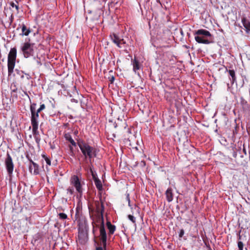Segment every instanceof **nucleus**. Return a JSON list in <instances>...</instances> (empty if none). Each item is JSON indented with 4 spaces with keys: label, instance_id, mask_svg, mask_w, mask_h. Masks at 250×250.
<instances>
[{
    "label": "nucleus",
    "instance_id": "obj_10",
    "mask_svg": "<svg viewBox=\"0 0 250 250\" xmlns=\"http://www.w3.org/2000/svg\"><path fill=\"white\" fill-rule=\"evenodd\" d=\"M96 218L95 221H94L92 222V225L93 227V232L95 230L94 224L96 225V227L99 228V227H100L99 225H100V226H102V221H103L104 222L103 214H97Z\"/></svg>",
    "mask_w": 250,
    "mask_h": 250
},
{
    "label": "nucleus",
    "instance_id": "obj_25",
    "mask_svg": "<svg viewBox=\"0 0 250 250\" xmlns=\"http://www.w3.org/2000/svg\"><path fill=\"white\" fill-rule=\"evenodd\" d=\"M90 172L91 173L92 178H93L94 181L96 179H99V178L97 177L96 173L93 171V170L91 168H90Z\"/></svg>",
    "mask_w": 250,
    "mask_h": 250
},
{
    "label": "nucleus",
    "instance_id": "obj_4",
    "mask_svg": "<svg viewBox=\"0 0 250 250\" xmlns=\"http://www.w3.org/2000/svg\"><path fill=\"white\" fill-rule=\"evenodd\" d=\"M34 43L24 42L21 47V50L26 58L33 56L34 54Z\"/></svg>",
    "mask_w": 250,
    "mask_h": 250
},
{
    "label": "nucleus",
    "instance_id": "obj_13",
    "mask_svg": "<svg viewBox=\"0 0 250 250\" xmlns=\"http://www.w3.org/2000/svg\"><path fill=\"white\" fill-rule=\"evenodd\" d=\"M166 195L167 200L168 202H170L173 200V194L171 188H168L166 191Z\"/></svg>",
    "mask_w": 250,
    "mask_h": 250
},
{
    "label": "nucleus",
    "instance_id": "obj_37",
    "mask_svg": "<svg viewBox=\"0 0 250 250\" xmlns=\"http://www.w3.org/2000/svg\"><path fill=\"white\" fill-rule=\"evenodd\" d=\"M127 126V125L126 123V122H124L123 123V125H122V127H123L124 128H125Z\"/></svg>",
    "mask_w": 250,
    "mask_h": 250
},
{
    "label": "nucleus",
    "instance_id": "obj_2",
    "mask_svg": "<svg viewBox=\"0 0 250 250\" xmlns=\"http://www.w3.org/2000/svg\"><path fill=\"white\" fill-rule=\"evenodd\" d=\"M195 41L199 43L208 44L211 43V34L205 29H199L196 31L194 34Z\"/></svg>",
    "mask_w": 250,
    "mask_h": 250
},
{
    "label": "nucleus",
    "instance_id": "obj_3",
    "mask_svg": "<svg viewBox=\"0 0 250 250\" xmlns=\"http://www.w3.org/2000/svg\"><path fill=\"white\" fill-rule=\"evenodd\" d=\"M17 58V49L16 47L11 48L8 55V72L11 74L13 72V70L15 66L16 60Z\"/></svg>",
    "mask_w": 250,
    "mask_h": 250
},
{
    "label": "nucleus",
    "instance_id": "obj_6",
    "mask_svg": "<svg viewBox=\"0 0 250 250\" xmlns=\"http://www.w3.org/2000/svg\"><path fill=\"white\" fill-rule=\"evenodd\" d=\"M112 41L119 48H124L126 46V42L118 35L113 33L110 35Z\"/></svg>",
    "mask_w": 250,
    "mask_h": 250
},
{
    "label": "nucleus",
    "instance_id": "obj_36",
    "mask_svg": "<svg viewBox=\"0 0 250 250\" xmlns=\"http://www.w3.org/2000/svg\"><path fill=\"white\" fill-rule=\"evenodd\" d=\"M37 63L38 65L39 66H41L42 65V63L41 62L40 58H38V60H37Z\"/></svg>",
    "mask_w": 250,
    "mask_h": 250
},
{
    "label": "nucleus",
    "instance_id": "obj_9",
    "mask_svg": "<svg viewBox=\"0 0 250 250\" xmlns=\"http://www.w3.org/2000/svg\"><path fill=\"white\" fill-rule=\"evenodd\" d=\"M100 233L102 244L105 248L106 247L107 234L105 231L104 222L102 221V226H100Z\"/></svg>",
    "mask_w": 250,
    "mask_h": 250
},
{
    "label": "nucleus",
    "instance_id": "obj_32",
    "mask_svg": "<svg viewBox=\"0 0 250 250\" xmlns=\"http://www.w3.org/2000/svg\"><path fill=\"white\" fill-rule=\"evenodd\" d=\"M14 14H13V13H12L9 18V21H10V23L13 22V21H14Z\"/></svg>",
    "mask_w": 250,
    "mask_h": 250
},
{
    "label": "nucleus",
    "instance_id": "obj_43",
    "mask_svg": "<svg viewBox=\"0 0 250 250\" xmlns=\"http://www.w3.org/2000/svg\"><path fill=\"white\" fill-rule=\"evenodd\" d=\"M78 238H79H79H80V235H78Z\"/></svg>",
    "mask_w": 250,
    "mask_h": 250
},
{
    "label": "nucleus",
    "instance_id": "obj_12",
    "mask_svg": "<svg viewBox=\"0 0 250 250\" xmlns=\"http://www.w3.org/2000/svg\"><path fill=\"white\" fill-rule=\"evenodd\" d=\"M242 22L243 26L245 28V30L247 33H249L250 32V21L248 20L245 17L242 18Z\"/></svg>",
    "mask_w": 250,
    "mask_h": 250
},
{
    "label": "nucleus",
    "instance_id": "obj_29",
    "mask_svg": "<svg viewBox=\"0 0 250 250\" xmlns=\"http://www.w3.org/2000/svg\"><path fill=\"white\" fill-rule=\"evenodd\" d=\"M238 247L239 250H243V243L242 242L240 241L238 242Z\"/></svg>",
    "mask_w": 250,
    "mask_h": 250
},
{
    "label": "nucleus",
    "instance_id": "obj_17",
    "mask_svg": "<svg viewBox=\"0 0 250 250\" xmlns=\"http://www.w3.org/2000/svg\"><path fill=\"white\" fill-rule=\"evenodd\" d=\"M227 71L229 72V76L231 77V78H230L231 83V84H233L236 80L235 71L234 70H227Z\"/></svg>",
    "mask_w": 250,
    "mask_h": 250
},
{
    "label": "nucleus",
    "instance_id": "obj_20",
    "mask_svg": "<svg viewBox=\"0 0 250 250\" xmlns=\"http://www.w3.org/2000/svg\"><path fill=\"white\" fill-rule=\"evenodd\" d=\"M94 183H95V185L99 191H102L103 190V185H102V183L101 182V181L99 179H96L94 181Z\"/></svg>",
    "mask_w": 250,
    "mask_h": 250
},
{
    "label": "nucleus",
    "instance_id": "obj_21",
    "mask_svg": "<svg viewBox=\"0 0 250 250\" xmlns=\"http://www.w3.org/2000/svg\"><path fill=\"white\" fill-rule=\"evenodd\" d=\"M32 132L34 137H37L38 135H39L38 126L39 125H32Z\"/></svg>",
    "mask_w": 250,
    "mask_h": 250
},
{
    "label": "nucleus",
    "instance_id": "obj_16",
    "mask_svg": "<svg viewBox=\"0 0 250 250\" xmlns=\"http://www.w3.org/2000/svg\"><path fill=\"white\" fill-rule=\"evenodd\" d=\"M64 138L67 140L68 141L72 146H76L77 143L74 141V140L72 139L71 135L70 133H65L64 134Z\"/></svg>",
    "mask_w": 250,
    "mask_h": 250
},
{
    "label": "nucleus",
    "instance_id": "obj_39",
    "mask_svg": "<svg viewBox=\"0 0 250 250\" xmlns=\"http://www.w3.org/2000/svg\"><path fill=\"white\" fill-rule=\"evenodd\" d=\"M26 157L28 159L29 162L32 164V165H33L34 163H35L32 161V159H30L28 156H27Z\"/></svg>",
    "mask_w": 250,
    "mask_h": 250
},
{
    "label": "nucleus",
    "instance_id": "obj_14",
    "mask_svg": "<svg viewBox=\"0 0 250 250\" xmlns=\"http://www.w3.org/2000/svg\"><path fill=\"white\" fill-rule=\"evenodd\" d=\"M106 226L109 230L108 235L110 236L111 235H112L116 229L115 226L111 224V222L108 221L106 222Z\"/></svg>",
    "mask_w": 250,
    "mask_h": 250
},
{
    "label": "nucleus",
    "instance_id": "obj_40",
    "mask_svg": "<svg viewBox=\"0 0 250 250\" xmlns=\"http://www.w3.org/2000/svg\"><path fill=\"white\" fill-rule=\"evenodd\" d=\"M241 231H239V234H238V239L239 240H241V236L240 235V233Z\"/></svg>",
    "mask_w": 250,
    "mask_h": 250
},
{
    "label": "nucleus",
    "instance_id": "obj_15",
    "mask_svg": "<svg viewBox=\"0 0 250 250\" xmlns=\"http://www.w3.org/2000/svg\"><path fill=\"white\" fill-rule=\"evenodd\" d=\"M132 62L133 71L136 74L137 71L140 68V63L135 58L134 60H132Z\"/></svg>",
    "mask_w": 250,
    "mask_h": 250
},
{
    "label": "nucleus",
    "instance_id": "obj_8",
    "mask_svg": "<svg viewBox=\"0 0 250 250\" xmlns=\"http://www.w3.org/2000/svg\"><path fill=\"white\" fill-rule=\"evenodd\" d=\"M36 103L31 104L30 106L31 112V125H39V114L35 112V106H36Z\"/></svg>",
    "mask_w": 250,
    "mask_h": 250
},
{
    "label": "nucleus",
    "instance_id": "obj_5",
    "mask_svg": "<svg viewBox=\"0 0 250 250\" xmlns=\"http://www.w3.org/2000/svg\"><path fill=\"white\" fill-rule=\"evenodd\" d=\"M70 183L75 188L80 196H82L83 192V188L78 176L77 175L72 176L70 179Z\"/></svg>",
    "mask_w": 250,
    "mask_h": 250
},
{
    "label": "nucleus",
    "instance_id": "obj_1",
    "mask_svg": "<svg viewBox=\"0 0 250 250\" xmlns=\"http://www.w3.org/2000/svg\"><path fill=\"white\" fill-rule=\"evenodd\" d=\"M77 144L85 159L88 158L91 161L92 158L97 156L96 149L84 141L80 139L78 140Z\"/></svg>",
    "mask_w": 250,
    "mask_h": 250
},
{
    "label": "nucleus",
    "instance_id": "obj_19",
    "mask_svg": "<svg viewBox=\"0 0 250 250\" xmlns=\"http://www.w3.org/2000/svg\"><path fill=\"white\" fill-rule=\"evenodd\" d=\"M22 34L25 36H28L31 32L29 28L27 29L25 24H23L21 26Z\"/></svg>",
    "mask_w": 250,
    "mask_h": 250
},
{
    "label": "nucleus",
    "instance_id": "obj_38",
    "mask_svg": "<svg viewBox=\"0 0 250 250\" xmlns=\"http://www.w3.org/2000/svg\"><path fill=\"white\" fill-rule=\"evenodd\" d=\"M35 140H36V142H37V143L39 144L40 141V139H39L38 137H35Z\"/></svg>",
    "mask_w": 250,
    "mask_h": 250
},
{
    "label": "nucleus",
    "instance_id": "obj_42",
    "mask_svg": "<svg viewBox=\"0 0 250 250\" xmlns=\"http://www.w3.org/2000/svg\"><path fill=\"white\" fill-rule=\"evenodd\" d=\"M117 126V124H116V125H114L115 128H116Z\"/></svg>",
    "mask_w": 250,
    "mask_h": 250
},
{
    "label": "nucleus",
    "instance_id": "obj_30",
    "mask_svg": "<svg viewBox=\"0 0 250 250\" xmlns=\"http://www.w3.org/2000/svg\"><path fill=\"white\" fill-rule=\"evenodd\" d=\"M67 193H69L70 195H72L74 193V189L72 187H69L67 189Z\"/></svg>",
    "mask_w": 250,
    "mask_h": 250
},
{
    "label": "nucleus",
    "instance_id": "obj_35",
    "mask_svg": "<svg viewBox=\"0 0 250 250\" xmlns=\"http://www.w3.org/2000/svg\"><path fill=\"white\" fill-rule=\"evenodd\" d=\"M40 109L42 110H44L45 108V105L44 104H42L40 105Z\"/></svg>",
    "mask_w": 250,
    "mask_h": 250
},
{
    "label": "nucleus",
    "instance_id": "obj_24",
    "mask_svg": "<svg viewBox=\"0 0 250 250\" xmlns=\"http://www.w3.org/2000/svg\"><path fill=\"white\" fill-rule=\"evenodd\" d=\"M42 157L44 159V160L45 161L46 164L48 165V166H50L51 164V160L50 159L47 157L45 154H42Z\"/></svg>",
    "mask_w": 250,
    "mask_h": 250
},
{
    "label": "nucleus",
    "instance_id": "obj_27",
    "mask_svg": "<svg viewBox=\"0 0 250 250\" xmlns=\"http://www.w3.org/2000/svg\"><path fill=\"white\" fill-rule=\"evenodd\" d=\"M69 154L71 156H74L75 154H74V150L73 147L71 145H69Z\"/></svg>",
    "mask_w": 250,
    "mask_h": 250
},
{
    "label": "nucleus",
    "instance_id": "obj_11",
    "mask_svg": "<svg viewBox=\"0 0 250 250\" xmlns=\"http://www.w3.org/2000/svg\"><path fill=\"white\" fill-rule=\"evenodd\" d=\"M95 205L96 206V212L97 214H103L104 211V207L102 203L99 201H95Z\"/></svg>",
    "mask_w": 250,
    "mask_h": 250
},
{
    "label": "nucleus",
    "instance_id": "obj_33",
    "mask_svg": "<svg viewBox=\"0 0 250 250\" xmlns=\"http://www.w3.org/2000/svg\"><path fill=\"white\" fill-rule=\"evenodd\" d=\"M36 106H35V113H37L38 114H39V113H40L42 110L40 109V108L39 107V108H38L37 110H36Z\"/></svg>",
    "mask_w": 250,
    "mask_h": 250
},
{
    "label": "nucleus",
    "instance_id": "obj_28",
    "mask_svg": "<svg viewBox=\"0 0 250 250\" xmlns=\"http://www.w3.org/2000/svg\"><path fill=\"white\" fill-rule=\"evenodd\" d=\"M128 218L134 224L136 223V219L132 215H128Z\"/></svg>",
    "mask_w": 250,
    "mask_h": 250
},
{
    "label": "nucleus",
    "instance_id": "obj_34",
    "mask_svg": "<svg viewBox=\"0 0 250 250\" xmlns=\"http://www.w3.org/2000/svg\"><path fill=\"white\" fill-rule=\"evenodd\" d=\"M106 248H104L103 246L102 247H98L96 248V250H105Z\"/></svg>",
    "mask_w": 250,
    "mask_h": 250
},
{
    "label": "nucleus",
    "instance_id": "obj_18",
    "mask_svg": "<svg viewBox=\"0 0 250 250\" xmlns=\"http://www.w3.org/2000/svg\"><path fill=\"white\" fill-rule=\"evenodd\" d=\"M16 3L14 2L13 1H11L9 3L10 7L12 8H14L16 9V14H18L19 13V10L20 8L19 6V2L17 0H15Z\"/></svg>",
    "mask_w": 250,
    "mask_h": 250
},
{
    "label": "nucleus",
    "instance_id": "obj_7",
    "mask_svg": "<svg viewBox=\"0 0 250 250\" xmlns=\"http://www.w3.org/2000/svg\"><path fill=\"white\" fill-rule=\"evenodd\" d=\"M5 165L9 176H11L13 174L14 165L12 158L8 153H7V157L5 160Z\"/></svg>",
    "mask_w": 250,
    "mask_h": 250
},
{
    "label": "nucleus",
    "instance_id": "obj_31",
    "mask_svg": "<svg viewBox=\"0 0 250 250\" xmlns=\"http://www.w3.org/2000/svg\"><path fill=\"white\" fill-rule=\"evenodd\" d=\"M184 234V230L183 229H182L180 230V233L179 234V237L182 238Z\"/></svg>",
    "mask_w": 250,
    "mask_h": 250
},
{
    "label": "nucleus",
    "instance_id": "obj_23",
    "mask_svg": "<svg viewBox=\"0 0 250 250\" xmlns=\"http://www.w3.org/2000/svg\"><path fill=\"white\" fill-rule=\"evenodd\" d=\"M33 167H34V172L33 174L34 175H38L39 174V165L36 163H34Z\"/></svg>",
    "mask_w": 250,
    "mask_h": 250
},
{
    "label": "nucleus",
    "instance_id": "obj_26",
    "mask_svg": "<svg viewBox=\"0 0 250 250\" xmlns=\"http://www.w3.org/2000/svg\"><path fill=\"white\" fill-rule=\"evenodd\" d=\"M59 218L62 220L66 219L67 218V215L64 213H60L58 214Z\"/></svg>",
    "mask_w": 250,
    "mask_h": 250
},
{
    "label": "nucleus",
    "instance_id": "obj_22",
    "mask_svg": "<svg viewBox=\"0 0 250 250\" xmlns=\"http://www.w3.org/2000/svg\"><path fill=\"white\" fill-rule=\"evenodd\" d=\"M113 71L110 70L109 71L108 79L111 83H113L115 80V78H114V76L113 75Z\"/></svg>",
    "mask_w": 250,
    "mask_h": 250
},
{
    "label": "nucleus",
    "instance_id": "obj_41",
    "mask_svg": "<svg viewBox=\"0 0 250 250\" xmlns=\"http://www.w3.org/2000/svg\"><path fill=\"white\" fill-rule=\"evenodd\" d=\"M32 166H29V170H30L31 173H32Z\"/></svg>",
    "mask_w": 250,
    "mask_h": 250
}]
</instances>
